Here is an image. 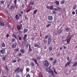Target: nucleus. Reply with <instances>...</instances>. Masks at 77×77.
<instances>
[{"label":"nucleus","mask_w":77,"mask_h":77,"mask_svg":"<svg viewBox=\"0 0 77 77\" xmlns=\"http://www.w3.org/2000/svg\"><path fill=\"white\" fill-rule=\"evenodd\" d=\"M48 45H50L51 44V36L49 35L48 38Z\"/></svg>","instance_id":"f257e3e1"},{"label":"nucleus","mask_w":77,"mask_h":77,"mask_svg":"<svg viewBox=\"0 0 77 77\" xmlns=\"http://www.w3.org/2000/svg\"><path fill=\"white\" fill-rule=\"evenodd\" d=\"M17 29L19 31V32H20V33H21L22 31H20V30H21V29L22 27V25L20 26V25H17Z\"/></svg>","instance_id":"f03ea898"},{"label":"nucleus","mask_w":77,"mask_h":77,"mask_svg":"<svg viewBox=\"0 0 77 77\" xmlns=\"http://www.w3.org/2000/svg\"><path fill=\"white\" fill-rule=\"evenodd\" d=\"M0 53L2 54H6V51H5V49H2L0 51Z\"/></svg>","instance_id":"7ed1b4c3"},{"label":"nucleus","mask_w":77,"mask_h":77,"mask_svg":"<svg viewBox=\"0 0 77 77\" xmlns=\"http://www.w3.org/2000/svg\"><path fill=\"white\" fill-rule=\"evenodd\" d=\"M24 45L26 46V48H28V43L27 42L26 40H24Z\"/></svg>","instance_id":"20e7f679"},{"label":"nucleus","mask_w":77,"mask_h":77,"mask_svg":"<svg viewBox=\"0 0 77 77\" xmlns=\"http://www.w3.org/2000/svg\"><path fill=\"white\" fill-rule=\"evenodd\" d=\"M48 18L49 21H51L52 20H53V16H49L48 17Z\"/></svg>","instance_id":"39448f33"},{"label":"nucleus","mask_w":77,"mask_h":77,"mask_svg":"<svg viewBox=\"0 0 77 77\" xmlns=\"http://www.w3.org/2000/svg\"><path fill=\"white\" fill-rule=\"evenodd\" d=\"M49 70V72L51 73V75H52L53 77H54V72H53V71L52 70L50 69Z\"/></svg>","instance_id":"423d86ee"},{"label":"nucleus","mask_w":77,"mask_h":77,"mask_svg":"<svg viewBox=\"0 0 77 77\" xmlns=\"http://www.w3.org/2000/svg\"><path fill=\"white\" fill-rule=\"evenodd\" d=\"M32 60H34L35 63L36 65H37V66L38 65V63H37V60L35 58H32Z\"/></svg>","instance_id":"0eeeda50"},{"label":"nucleus","mask_w":77,"mask_h":77,"mask_svg":"<svg viewBox=\"0 0 77 77\" xmlns=\"http://www.w3.org/2000/svg\"><path fill=\"white\" fill-rule=\"evenodd\" d=\"M71 39V37H69L66 40L67 41V43H69V42H70Z\"/></svg>","instance_id":"6e6552de"},{"label":"nucleus","mask_w":77,"mask_h":77,"mask_svg":"<svg viewBox=\"0 0 77 77\" xmlns=\"http://www.w3.org/2000/svg\"><path fill=\"white\" fill-rule=\"evenodd\" d=\"M17 44L15 43L14 44H13L12 45L13 48H15L17 47Z\"/></svg>","instance_id":"1a4fd4ad"},{"label":"nucleus","mask_w":77,"mask_h":77,"mask_svg":"<svg viewBox=\"0 0 77 77\" xmlns=\"http://www.w3.org/2000/svg\"><path fill=\"white\" fill-rule=\"evenodd\" d=\"M19 69H20V68L17 67L14 71L15 72H17V73H19Z\"/></svg>","instance_id":"9d476101"},{"label":"nucleus","mask_w":77,"mask_h":77,"mask_svg":"<svg viewBox=\"0 0 77 77\" xmlns=\"http://www.w3.org/2000/svg\"><path fill=\"white\" fill-rule=\"evenodd\" d=\"M70 63H71V61L67 62L65 65V67H66L67 66H68V65H69Z\"/></svg>","instance_id":"9b49d317"},{"label":"nucleus","mask_w":77,"mask_h":77,"mask_svg":"<svg viewBox=\"0 0 77 77\" xmlns=\"http://www.w3.org/2000/svg\"><path fill=\"white\" fill-rule=\"evenodd\" d=\"M44 65L45 66H49V62H46L45 63Z\"/></svg>","instance_id":"f8f14e48"},{"label":"nucleus","mask_w":77,"mask_h":77,"mask_svg":"<svg viewBox=\"0 0 77 77\" xmlns=\"http://www.w3.org/2000/svg\"><path fill=\"white\" fill-rule=\"evenodd\" d=\"M38 43H37L36 44H35L34 45V46L35 47H37V48H40V46L38 45Z\"/></svg>","instance_id":"ddd939ff"},{"label":"nucleus","mask_w":77,"mask_h":77,"mask_svg":"<svg viewBox=\"0 0 77 77\" xmlns=\"http://www.w3.org/2000/svg\"><path fill=\"white\" fill-rule=\"evenodd\" d=\"M0 26H5V23L2 22H0Z\"/></svg>","instance_id":"4468645a"},{"label":"nucleus","mask_w":77,"mask_h":77,"mask_svg":"<svg viewBox=\"0 0 77 77\" xmlns=\"http://www.w3.org/2000/svg\"><path fill=\"white\" fill-rule=\"evenodd\" d=\"M29 53H31V51H32V48H31L30 47V46H29Z\"/></svg>","instance_id":"2eb2a0df"},{"label":"nucleus","mask_w":77,"mask_h":77,"mask_svg":"<svg viewBox=\"0 0 77 77\" xmlns=\"http://www.w3.org/2000/svg\"><path fill=\"white\" fill-rule=\"evenodd\" d=\"M24 36L23 37V39L24 40V41H26V39H27V35L26 34H25L24 35Z\"/></svg>","instance_id":"dca6fc26"},{"label":"nucleus","mask_w":77,"mask_h":77,"mask_svg":"<svg viewBox=\"0 0 77 77\" xmlns=\"http://www.w3.org/2000/svg\"><path fill=\"white\" fill-rule=\"evenodd\" d=\"M19 72H23V68H21L20 69L19 68Z\"/></svg>","instance_id":"f3484780"},{"label":"nucleus","mask_w":77,"mask_h":77,"mask_svg":"<svg viewBox=\"0 0 77 77\" xmlns=\"http://www.w3.org/2000/svg\"><path fill=\"white\" fill-rule=\"evenodd\" d=\"M15 18H16V19L17 20H18V19H19V18H20V17L18 15L16 14V15Z\"/></svg>","instance_id":"a211bd4d"},{"label":"nucleus","mask_w":77,"mask_h":77,"mask_svg":"<svg viewBox=\"0 0 77 77\" xmlns=\"http://www.w3.org/2000/svg\"><path fill=\"white\" fill-rule=\"evenodd\" d=\"M77 65V61H76L75 63H74L72 66H74V67H75Z\"/></svg>","instance_id":"6ab92c4d"},{"label":"nucleus","mask_w":77,"mask_h":77,"mask_svg":"<svg viewBox=\"0 0 77 77\" xmlns=\"http://www.w3.org/2000/svg\"><path fill=\"white\" fill-rule=\"evenodd\" d=\"M1 45L2 47H5V45L4 42L1 44Z\"/></svg>","instance_id":"aec40b11"},{"label":"nucleus","mask_w":77,"mask_h":77,"mask_svg":"<svg viewBox=\"0 0 77 77\" xmlns=\"http://www.w3.org/2000/svg\"><path fill=\"white\" fill-rule=\"evenodd\" d=\"M36 59L37 60H41V57L40 56H37L36 57Z\"/></svg>","instance_id":"412c9836"},{"label":"nucleus","mask_w":77,"mask_h":77,"mask_svg":"<svg viewBox=\"0 0 77 77\" xmlns=\"http://www.w3.org/2000/svg\"><path fill=\"white\" fill-rule=\"evenodd\" d=\"M63 30L62 29H60V31L58 32V34H60V33H61L63 32Z\"/></svg>","instance_id":"4be33fe9"},{"label":"nucleus","mask_w":77,"mask_h":77,"mask_svg":"<svg viewBox=\"0 0 77 77\" xmlns=\"http://www.w3.org/2000/svg\"><path fill=\"white\" fill-rule=\"evenodd\" d=\"M57 62V60H55L54 62H53V65H55L56 63Z\"/></svg>","instance_id":"5701e85b"},{"label":"nucleus","mask_w":77,"mask_h":77,"mask_svg":"<svg viewBox=\"0 0 77 77\" xmlns=\"http://www.w3.org/2000/svg\"><path fill=\"white\" fill-rule=\"evenodd\" d=\"M54 3L56 4L57 5H59V2L57 1H56V2H55Z\"/></svg>","instance_id":"b1692460"},{"label":"nucleus","mask_w":77,"mask_h":77,"mask_svg":"<svg viewBox=\"0 0 77 77\" xmlns=\"http://www.w3.org/2000/svg\"><path fill=\"white\" fill-rule=\"evenodd\" d=\"M20 51L22 53H23V54L25 53V52H24V50L23 49H21L20 50Z\"/></svg>","instance_id":"393cba45"},{"label":"nucleus","mask_w":77,"mask_h":77,"mask_svg":"<svg viewBox=\"0 0 77 77\" xmlns=\"http://www.w3.org/2000/svg\"><path fill=\"white\" fill-rule=\"evenodd\" d=\"M50 10H53V6H51L49 8Z\"/></svg>","instance_id":"a878e982"},{"label":"nucleus","mask_w":77,"mask_h":77,"mask_svg":"<svg viewBox=\"0 0 77 77\" xmlns=\"http://www.w3.org/2000/svg\"><path fill=\"white\" fill-rule=\"evenodd\" d=\"M26 72H29V71H30V69L29 68H26Z\"/></svg>","instance_id":"bb28decb"},{"label":"nucleus","mask_w":77,"mask_h":77,"mask_svg":"<svg viewBox=\"0 0 77 77\" xmlns=\"http://www.w3.org/2000/svg\"><path fill=\"white\" fill-rule=\"evenodd\" d=\"M49 49L50 51H52L53 50V48H52V47H49Z\"/></svg>","instance_id":"cd10ccee"},{"label":"nucleus","mask_w":77,"mask_h":77,"mask_svg":"<svg viewBox=\"0 0 77 77\" xmlns=\"http://www.w3.org/2000/svg\"><path fill=\"white\" fill-rule=\"evenodd\" d=\"M30 5H34V2H31L30 3Z\"/></svg>","instance_id":"c85d7f7f"},{"label":"nucleus","mask_w":77,"mask_h":77,"mask_svg":"<svg viewBox=\"0 0 77 77\" xmlns=\"http://www.w3.org/2000/svg\"><path fill=\"white\" fill-rule=\"evenodd\" d=\"M69 28H66L65 29V30L66 31H69Z\"/></svg>","instance_id":"c756f323"},{"label":"nucleus","mask_w":77,"mask_h":77,"mask_svg":"<svg viewBox=\"0 0 77 77\" xmlns=\"http://www.w3.org/2000/svg\"><path fill=\"white\" fill-rule=\"evenodd\" d=\"M18 56H20V57H21V56H22V54L21 52L19 53V54H18Z\"/></svg>","instance_id":"7c9ffc66"},{"label":"nucleus","mask_w":77,"mask_h":77,"mask_svg":"<svg viewBox=\"0 0 77 77\" xmlns=\"http://www.w3.org/2000/svg\"><path fill=\"white\" fill-rule=\"evenodd\" d=\"M54 11H58V8H54V9L53 10Z\"/></svg>","instance_id":"2f4dec72"},{"label":"nucleus","mask_w":77,"mask_h":77,"mask_svg":"<svg viewBox=\"0 0 77 77\" xmlns=\"http://www.w3.org/2000/svg\"><path fill=\"white\" fill-rule=\"evenodd\" d=\"M58 11H62V9L61 8H59V7H58Z\"/></svg>","instance_id":"473e14b6"},{"label":"nucleus","mask_w":77,"mask_h":77,"mask_svg":"<svg viewBox=\"0 0 77 77\" xmlns=\"http://www.w3.org/2000/svg\"><path fill=\"white\" fill-rule=\"evenodd\" d=\"M2 59L3 60H6V57L3 56Z\"/></svg>","instance_id":"72a5a7b5"},{"label":"nucleus","mask_w":77,"mask_h":77,"mask_svg":"<svg viewBox=\"0 0 77 77\" xmlns=\"http://www.w3.org/2000/svg\"><path fill=\"white\" fill-rule=\"evenodd\" d=\"M14 8H15V6H14V5H12L11 7V9H12L13 8L14 9Z\"/></svg>","instance_id":"f704fd0d"},{"label":"nucleus","mask_w":77,"mask_h":77,"mask_svg":"<svg viewBox=\"0 0 77 77\" xmlns=\"http://www.w3.org/2000/svg\"><path fill=\"white\" fill-rule=\"evenodd\" d=\"M27 31H28V30L27 29H25L24 31V33H26Z\"/></svg>","instance_id":"c9c22d12"},{"label":"nucleus","mask_w":77,"mask_h":77,"mask_svg":"<svg viewBox=\"0 0 77 77\" xmlns=\"http://www.w3.org/2000/svg\"><path fill=\"white\" fill-rule=\"evenodd\" d=\"M65 3V1H62L61 2L60 4H61L62 5L63 4Z\"/></svg>","instance_id":"e433bc0d"},{"label":"nucleus","mask_w":77,"mask_h":77,"mask_svg":"<svg viewBox=\"0 0 77 77\" xmlns=\"http://www.w3.org/2000/svg\"><path fill=\"white\" fill-rule=\"evenodd\" d=\"M48 36H48V35H46L45 37V39H47V38H48Z\"/></svg>","instance_id":"4c0bfd02"},{"label":"nucleus","mask_w":77,"mask_h":77,"mask_svg":"<svg viewBox=\"0 0 77 77\" xmlns=\"http://www.w3.org/2000/svg\"><path fill=\"white\" fill-rule=\"evenodd\" d=\"M77 8V6H76V5H75L73 7V9L74 10H75V9H76V8Z\"/></svg>","instance_id":"58836bf2"},{"label":"nucleus","mask_w":77,"mask_h":77,"mask_svg":"<svg viewBox=\"0 0 77 77\" xmlns=\"http://www.w3.org/2000/svg\"><path fill=\"white\" fill-rule=\"evenodd\" d=\"M15 38H13L12 39V41L13 42H15Z\"/></svg>","instance_id":"ea45409f"},{"label":"nucleus","mask_w":77,"mask_h":77,"mask_svg":"<svg viewBox=\"0 0 77 77\" xmlns=\"http://www.w3.org/2000/svg\"><path fill=\"white\" fill-rule=\"evenodd\" d=\"M31 65L32 66H35V63H31Z\"/></svg>","instance_id":"a19ab883"},{"label":"nucleus","mask_w":77,"mask_h":77,"mask_svg":"<svg viewBox=\"0 0 77 77\" xmlns=\"http://www.w3.org/2000/svg\"><path fill=\"white\" fill-rule=\"evenodd\" d=\"M12 36H13V37H14V38H17V37L15 35H14V34H13L12 35Z\"/></svg>","instance_id":"79ce46f5"},{"label":"nucleus","mask_w":77,"mask_h":77,"mask_svg":"<svg viewBox=\"0 0 77 77\" xmlns=\"http://www.w3.org/2000/svg\"><path fill=\"white\" fill-rule=\"evenodd\" d=\"M53 69H54V73H55V74H57V73L56 71V70L55 69L53 68Z\"/></svg>","instance_id":"37998d69"},{"label":"nucleus","mask_w":77,"mask_h":77,"mask_svg":"<svg viewBox=\"0 0 77 77\" xmlns=\"http://www.w3.org/2000/svg\"><path fill=\"white\" fill-rule=\"evenodd\" d=\"M14 5L15 6L16 8V9H17V8H18V6H17V3H16V4L14 3Z\"/></svg>","instance_id":"c03bdc74"},{"label":"nucleus","mask_w":77,"mask_h":77,"mask_svg":"<svg viewBox=\"0 0 77 77\" xmlns=\"http://www.w3.org/2000/svg\"><path fill=\"white\" fill-rule=\"evenodd\" d=\"M6 69H7V72H8V67H7V66H6Z\"/></svg>","instance_id":"a18cd8bd"},{"label":"nucleus","mask_w":77,"mask_h":77,"mask_svg":"<svg viewBox=\"0 0 77 77\" xmlns=\"http://www.w3.org/2000/svg\"><path fill=\"white\" fill-rule=\"evenodd\" d=\"M38 11V10H35V11H34V14H35L36 13V12Z\"/></svg>","instance_id":"49530a36"},{"label":"nucleus","mask_w":77,"mask_h":77,"mask_svg":"<svg viewBox=\"0 0 77 77\" xmlns=\"http://www.w3.org/2000/svg\"><path fill=\"white\" fill-rule=\"evenodd\" d=\"M4 1H1V3L2 4H3L4 3Z\"/></svg>","instance_id":"de8ad7c7"},{"label":"nucleus","mask_w":77,"mask_h":77,"mask_svg":"<svg viewBox=\"0 0 77 77\" xmlns=\"http://www.w3.org/2000/svg\"><path fill=\"white\" fill-rule=\"evenodd\" d=\"M67 60L68 61H69V60H70L69 59V57H68L67 58Z\"/></svg>","instance_id":"09e8293b"},{"label":"nucleus","mask_w":77,"mask_h":77,"mask_svg":"<svg viewBox=\"0 0 77 77\" xmlns=\"http://www.w3.org/2000/svg\"><path fill=\"white\" fill-rule=\"evenodd\" d=\"M17 0H14V1H13V2L14 3H15V4H16L17 3Z\"/></svg>","instance_id":"8fccbe9b"},{"label":"nucleus","mask_w":77,"mask_h":77,"mask_svg":"<svg viewBox=\"0 0 77 77\" xmlns=\"http://www.w3.org/2000/svg\"><path fill=\"white\" fill-rule=\"evenodd\" d=\"M17 62V60H14V61H12V63H15Z\"/></svg>","instance_id":"3c124183"},{"label":"nucleus","mask_w":77,"mask_h":77,"mask_svg":"<svg viewBox=\"0 0 77 77\" xmlns=\"http://www.w3.org/2000/svg\"><path fill=\"white\" fill-rule=\"evenodd\" d=\"M26 77H30V75L29 74H27L26 75Z\"/></svg>","instance_id":"603ef678"},{"label":"nucleus","mask_w":77,"mask_h":77,"mask_svg":"<svg viewBox=\"0 0 77 77\" xmlns=\"http://www.w3.org/2000/svg\"><path fill=\"white\" fill-rule=\"evenodd\" d=\"M51 26V24H48V25L46 26V27H49V26Z\"/></svg>","instance_id":"864d4df0"},{"label":"nucleus","mask_w":77,"mask_h":77,"mask_svg":"<svg viewBox=\"0 0 77 77\" xmlns=\"http://www.w3.org/2000/svg\"><path fill=\"white\" fill-rule=\"evenodd\" d=\"M50 60H51V61H52V60H53V58L52 57H51L50 58Z\"/></svg>","instance_id":"5fc2aeb1"},{"label":"nucleus","mask_w":77,"mask_h":77,"mask_svg":"<svg viewBox=\"0 0 77 77\" xmlns=\"http://www.w3.org/2000/svg\"><path fill=\"white\" fill-rule=\"evenodd\" d=\"M21 61V59L19 58L17 60V62H20Z\"/></svg>","instance_id":"6e6d98bb"},{"label":"nucleus","mask_w":77,"mask_h":77,"mask_svg":"<svg viewBox=\"0 0 77 77\" xmlns=\"http://www.w3.org/2000/svg\"><path fill=\"white\" fill-rule=\"evenodd\" d=\"M19 39L20 41H21L22 40V38H21V37H19Z\"/></svg>","instance_id":"4d7b16f0"},{"label":"nucleus","mask_w":77,"mask_h":77,"mask_svg":"<svg viewBox=\"0 0 77 77\" xmlns=\"http://www.w3.org/2000/svg\"><path fill=\"white\" fill-rule=\"evenodd\" d=\"M16 77H20V76L19 75H16Z\"/></svg>","instance_id":"13d9d810"},{"label":"nucleus","mask_w":77,"mask_h":77,"mask_svg":"<svg viewBox=\"0 0 77 77\" xmlns=\"http://www.w3.org/2000/svg\"><path fill=\"white\" fill-rule=\"evenodd\" d=\"M6 25H7V26H9V23L8 22H7L6 23Z\"/></svg>","instance_id":"bf43d9fd"},{"label":"nucleus","mask_w":77,"mask_h":77,"mask_svg":"<svg viewBox=\"0 0 77 77\" xmlns=\"http://www.w3.org/2000/svg\"><path fill=\"white\" fill-rule=\"evenodd\" d=\"M72 14L73 15H75V11H72Z\"/></svg>","instance_id":"052dcab7"},{"label":"nucleus","mask_w":77,"mask_h":77,"mask_svg":"<svg viewBox=\"0 0 77 77\" xmlns=\"http://www.w3.org/2000/svg\"><path fill=\"white\" fill-rule=\"evenodd\" d=\"M43 42L45 43V44H46V43H47V42L45 40H44Z\"/></svg>","instance_id":"680f3d73"},{"label":"nucleus","mask_w":77,"mask_h":77,"mask_svg":"<svg viewBox=\"0 0 77 77\" xmlns=\"http://www.w3.org/2000/svg\"><path fill=\"white\" fill-rule=\"evenodd\" d=\"M63 48L64 49H66V46H63Z\"/></svg>","instance_id":"e2e57ef3"},{"label":"nucleus","mask_w":77,"mask_h":77,"mask_svg":"<svg viewBox=\"0 0 77 77\" xmlns=\"http://www.w3.org/2000/svg\"><path fill=\"white\" fill-rule=\"evenodd\" d=\"M44 49H47V46H46V45L44 47Z\"/></svg>","instance_id":"0e129e2a"},{"label":"nucleus","mask_w":77,"mask_h":77,"mask_svg":"<svg viewBox=\"0 0 77 77\" xmlns=\"http://www.w3.org/2000/svg\"><path fill=\"white\" fill-rule=\"evenodd\" d=\"M31 39H32V41H34V40L35 39V38H33V37H32L31 38Z\"/></svg>","instance_id":"69168bd1"},{"label":"nucleus","mask_w":77,"mask_h":77,"mask_svg":"<svg viewBox=\"0 0 77 77\" xmlns=\"http://www.w3.org/2000/svg\"><path fill=\"white\" fill-rule=\"evenodd\" d=\"M20 14H23V11H20Z\"/></svg>","instance_id":"338daca9"},{"label":"nucleus","mask_w":77,"mask_h":77,"mask_svg":"<svg viewBox=\"0 0 77 77\" xmlns=\"http://www.w3.org/2000/svg\"><path fill=\"white\" fill-rule=\"evenodd\" d=\"M9 35L8 34L6 35V37L7 38H8V37H9Z\"/></svg>","instance_id":"774afa93"}]
</instances>
